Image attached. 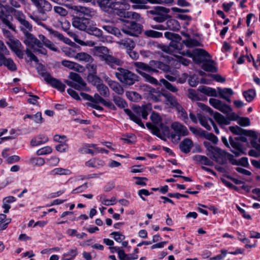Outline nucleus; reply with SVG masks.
Listing matches in <instances>:
<instances>
[{
  "mask_svg": "<svg viewBox=\"0 0 260 260\" xmlns=\"http://www.w3.org/2000/svg\"><path fill=\"white\" fill-rule=\"evenodd\" d=\"M219 96L226 100L228 102H231L230 97L234 94V92L231 88H221L218 87L217 88Z\"/></svg>",
  "mask_w": 260,
  "mask_h": 260,
  "instance_id": "nucleus-24",
  "label": "nucleus"
},
{
  "mask_svg": "<svg viewBox=\"0 0 260 260\" xmlns=\"http://www.w3.org/2000/svg\"><path fill=\"white\" fill-rule=\"evenodd\" d=\"M49 174L53 176L56 175H69L71 174V171L69 170L62 168H56L51 170Z\"/></svg>",
  "mask_w": 260,
  "mask_h": 260,
  "instance_id": "nucleus-35",
  "label": "nucleus"
},
{
  "mask_svg": "<svg viewBox=\"0 0 260 260\" xmlns=\"http://www.w3.org/2000/svg\"><path fill=\"white\" fill-rule=\"evenodd\" d=\"M150 110V106L148 105L134 107L133 111L128 109H124V112L129 116L131 120L143 128L145 126L140 119V116L144 119H147Z\"/></svg>",
  "mask_w": 260,
  "mask_h": 260,
  "instance_id": "nucleus-4",
  "label": "nucleus"
},
{
  "mask_svg": "<svg viewBox=\"0 0 260 260\" xmlns=\"http://www.w3.org/2000/svg\"><path fill=\"white\" fill-rule=\"evenodd\" d=\"M101 60L105 61L106 63L112 68H114L115 65L120 66L122 63V61L119 59L108 54L107 55L103 56V59Z\"/></svg>",
  "mask_w": 260,
  "mask_h": 260,
  "instance_id": "nucleus-22",
  "label": "nucleus"
},
{
  "mask_svg": "<svg viewBox=\"0 0 260 260\" xmlns=\"http://www.w3.org/2000/svg\"><path fill=\"white\" fill-rule=\"evenodd\" d=\"M229 142L230 144L234 149V150H232V151L236 156H238L240 154L244 153L242 145L238 142V140H236V138L234 139L232 137H230Z\"/></svg>",
  "mask_w": 260,
  "mask_h": 260,
  "instance_id": "nucleus-19",
  "label": "nucleus"
},
{
  "mask_svg": "<svg viewBox=\"0 0 260 260\" xmlns=\"http://www.w3.org/2000/svg\"><path fill=\"white\" fill-rule=\"evenodd\" d=\"M69 78L72 81L66 80L65 83L68 85L77 90H80L85 89L86 84L79 74L72 72L70 74Z\"/></svg>",
  "mask_w": 260,
  "mask_h": 260,
  "instance_id": "nucleus-8",
  "label": "nucleus"
},
{
  "mask_svg": "<svg viewBox=\"0 0 260 260\" xmlns=\"http://www.w3.org/2000/svg\"><path fill=\"white\" fill-rule=\"evenodd\" d=\"M52 151V148L49 146H46L39 149L37 151L38 155H45L51 153Z\"/></svg>",
  "mask_w": 260,
  "mask_h": 260,
  "instance_id": "nucleus-59",
  "label": "nucleus"
},
{
  "mask_svg": "<svg viewBox=\"0 0 260 260\" xmlns=\"http://www.w3.org/2000/svg\"><path fill=\"white\" fill-rule=\"evenodd\" d=\"M122 31L131 36H137L141 31V25L135 21H131L124 25L121 29Z\"/></svg>",
  "mask_w": 260,
  "mask_h": 260,
  "instance_id": "nucleus-12",
  "label": "nucleus"
},
{
  "mask_svg": "<svg viewBox=\"0 0 260 260\" xmlns=\"http://www.w3.org/2000/svg\"><path fill=\"white\" fill-rule=\"evenodd\" d=\"M38 38L40 39V42H42V46L44 45L46 47L54 52L58 51L57 47H56L52 42L48 40L44 35H39L38 36Z\"/></svg>",
  "mask_w": 260,
  "mask_h": 260,
  "instance_id": "nucleus-25",
  "label": "nucleus"
},
{
  "mask_svg": "<svg viewBox=\"0 0 260 260\" xmlns=\"http://www.w3.org/2000/svg\"><path fill=\"white\" fill-rule=\"evenodd\" d=\"M61 64L64 67H67L70 69L78 71H79L80 69H81L83 68L82 66L76 62L67 60H62L61 61Z\"/></svg>",
  "mask_w": 260,
  "mask_h": 260,
  "instance_id": "nucleus-34",
  "label": "nucleus"
},
{
  "mask_svg": "<svg viewBox=\"0 0 260 260\" xmlns=\"http://www.w3.org/2000/svg\"><path fill=\"white\" fill-rule=\"evenodd\" d=\"M100 8L104 12L112 14L116 10H128L130 5L125 1L95 0Z\"/></svg>",
  "mask_w": 260,
  "mask_h": 260,
  "instance_id": "nucleus-3",
  "label": "nucleus"
},
{
  "mask_svg": "<svg viewBox=\"0 0 260 260\" xmlns=\"http://www.w3.org/2000/svg\"><path fill=\"white\" fill-rule=\"evenodd\" d=\"M180 25L178 21L174 19H170L167 21V28L173 30H178Z\"/></svg>",
  "mask_w": 260,
  "mask_h": 260,
  "instance_id": "nucleus-38",
  "label": "nucleus"
},
{
  "mask_svg": "<svg viewBox=\"0 0 260 260\" xmlns=\"http://www.w3.org/2000/svg\"><path fill=\"white\" fill-rule=\"evenodd\" d=\"M160 83L169 90L172 92H177L178 91V88L174 86L168 81L165 79H161L160 80Z\"/></svg>",
  "mask_w": 260,
  "mask_h": 260,
  "instance_id": "nucleus-44",
  "label": "nucleus"
},
{
  "mask_svg": "<svg viewBox=\"0 0 260 260\" xmlns=\"http://www.w3.org/2000/svg\"><path fill=\"white\" fill-rule=\"evenodd\" d=\"M19 2H21L24 5L26 3L25 0H9V4L12 7L11 8V12L12 9H15V8L18 9L21 7V5Z\"/></svg>",
  "mask_w": 260,
  "mask_h": 260,
  "instance_id": "nucleus-56",
  "label": "nucleus"
},
{
  "mask_svg": "<svg viewBox=\"0 0 260 260\" xmlns=\"http://www.w3.org/2000/svg\"><path fill=\"white\" fill-rule=\"evenodd\" d=\"M65 54L71 58H76V55L77 53L72 48H68L64 50Z\"/></svg>",
  "mask_w": 260,
  "mask_h": 260,
  "instance_id": "nucleus-64",
  "label": "nucleus"
},
{
  "mask_svg": "<svg viewBox=\"0 0 260 260\" xmlns=\"http://www.w3.org/2000/svg\"><path fill=\"white\" fill-rule=\"evenodd\" d=\"M251 145L255 149H251L248 152V154L252 157H258L260 156V144L258 143L255 140H251Z\"/></svg>",
  "mask_w": 260,
  "mask_h": 260,
  "instance_id": "nucleus-26",
  "label": "nucleus"
},
{
  "mask_svg": "<svg viewBox=\"0 0 260 260\" xmlns=\"http://www.w3.org/2000/svg\"><path fill=\"white\" fill-rule=\"evenodd\" d=\"M113 101L115 104L120 108H124L127 106V104L124 100L119 96L113 95Z\"/></svg>",
  "mask_w": 260,
  "mask_h": 260,
  "instance_id": "nucleus-43",
  "label": "nucleus"
},
{
  "mask_svg": "<svg viewBox=\"0 0 260 260\" xmlns=\"http://www.w3.org/2000/svg\"><path fill=\"white\" fill-rule=\"evenodd\" d=\"M159 62V61L153 60L150 61L149 64L142 62H135L134 66L136 68V72L143 77L146 81L156 85L158 84L157 80L145 72L149 73H157Z\"/></svg>",
  "mask_w": 260,
  "mask_h": 260,
  "instance_id": "nucleus-1",
  "label": "nucleus"
},
{
  "mask_svg": "<svg viewBox=\"0 0 260 260\" xmlns=\"http://www.w3.org/2000/svg\"><path fill=\"white\" fill-rule=\"evenodd\" d=\"M203 135L206 139L211 141L214 144L217 143L218 142L217 137L212 133H209L205 132V133H204Z\"/></svg>",
  "mask_w": 260,
  "mask_h": 260,
  "instance_id": "nucleus-60",
  "label": "nucleus"
},
{
  "mask_svg": "<svg viewBox=\"0 0 260 260\" xmlns=\"http://www.w3.org/2000/svg\"><path fill=\"white\" fill-rule=\"evenodd\" d=\"M164 35L166 38L171 41L175 40H181V37L177 34L167 31L165 33Z\"/></svg>",
  "mask_w": 260,
  "mask_h": 260,
  "instance_id": "nucleus-58",
  "label": "nucleus"
},
{
  "mask_svg": "<svg viewBox=\"0 0 260 260\" xmlns=\"http://www.w3.org/2000/svg\"><path fill=\"white\" fill-rule=\"evenodd\" d=\"M184 55H186L189 57H192L194 61L197 63H201V61L198 58L199 56H203L207 58H210V55L205 50L202 49H196L193 51L191 53L189 51H186L185 53H183Z\"/></svg>",
  "mask_w": 260,
  "mask_h": 260,
  "instance_id": "nucleus-16",
  "label": "nucleus"
},
{
  "mask_svg": "<svg viewBox=\"0 0 260 260\" xmlns=\"http://www.w3.org/2000/svg\"><path fill=\"white\" fill-rule=\"evenodd\" d=\"M181 40L171 41L168 46L162 45L160 49L165 52L169 54H173L177 51L182 50L183 45L180 42Z\"/></svg>",
  "mask_w": 260,
  "mask_h": 260,
  "instance_id": "nucleus-15",
  "label": "nucleus"
},
{
  "mask_svg": "<svg viewBox=\"0 0 260 260\" xmlns=\"http://www.w3.org/2000/svg\"><path fill=\"white\" fill-rule=\"evenodd\" d=\"M214 63V61L213 60H209L208 62L207 61L203 63L202 68L205 71L216 72L217 69L213 65Z\"/></svg>",
  "mask_w": 260,
  "mask_h": 260,
  "instance_id": "nucleus-39",
  "label": "nucleus"
},
{
  "mask_svg": "<svg viewBox=\"0 0 260 260\" xmlns=\"http://www.w3.org/2000/svg\"><path fill=\"white\" fill-rule=\"evenodd\" d=\"M193 159L201 165L212 166L213 164L211 160L204 155H196L193 157Z\"/></svg>",
  "mask_w": 260,
  "mask_h": 260,
  "instance_id": "nucleus-32",
  "label": "nucleus"
},
{
  "mask_svg": "<svg viewBox=\"0 0 260 260\" xmlns=\"http://www.w3.org/2000/svg\"><path fill=\"white\" fill-rule=\"evenodd\" d=\"M126 95L128 99L135 102H138L141 98V95L135 91L127 92L126 93Z\"/></svg>",
  "mask_w": 260,
  "mask_h": 260,
  "instance_id": "nucleus-54",
  "label": "nucleus"
},
{
  "mask_svg": "<svg viewBox=\"0 0 260 260\" xmlns=\"http://www.w3.org/2000/svg\"><path fill=\"white\" fill-rule=\"evenodd\" d=\"M103 28L107 32L115 35L117 37H119L121 35L119 30L115 27L110 25H105L103 26Z\"/></svg>",
  "mask_w": 260,
  "mask_h": 260,
  "instance_id": "nucleus-48",
  "label": "nucleus"
},
{
  "mask_svg": "<svg viewBox=\"0 0 260 260\" xmlns=\"http://www.w3.org/2000/svg\"><path fill=\"white\" fill-rule=\"evenodd\" d=\"M218 110L225 114L230 113L232 111L230 106L222 103L221 104Z\"/></svg>",
  "mask_w": 260,
  "mask_h": 260,
  "instance_id": "nucleus-61",
  "label": "nucleus"
},
{
  "mask_svg": "<svg viewBox=\"0 0 260 260\" xmlns=\"http://www.w3.org/2000/svg\"><path fill=\"white\" fill-rule=\"evenodd\" d=\"M108 84L110 88L117 94L121 95L124 93V89L117 82L109 80Z\"/></svg>",
  "mask_w": 260,
  "mask_h": 260,
  "instance_id": "nucleus-30",
  "label": "nucleus"
},
{
  "mask_svg": "<svg viewBox=\"0 0 260 260\" xmlns=\"http://www.w3.org/2000/svg\"><path fill=\"white\" fill-rule=\"evenodd\" d=\"M29 163L33 166H41L44 164L45 160L42 157H32L29 159Z\"/></svg>",
  "mask_w": 260,
  "mask_h": 260,
  "instance_id": "nucleus-57",
  "label": "nucleus"
},
{
  "mask_svg": "<svg viewBox=\"0 0 260 260\" xmlns=\"http://www.w3.org/2000/svg\"><path fill=\"white\" fill-rule=\"evenodd\" d=\"M4 61H5L3 65L7 67L9 70L12 72L16 71L17 70V68L16 64L12 59L10 58H6Z\"/></svg>",
  "mask_w": 260,
  "mask_h": 260,
  "instance_id": "nucleus-42",
  "label": "nucleus"
},
{
  "mask_svg": "<svg viewBox=\"0 0 260 260\" xmlns=\"http://www.w3.org/2000/svg\"><path fill=\"white\" fill-rule=\"evenodd\" d=\"M69 34L74 39V41L81 45H89L90 46H93L95 45V43L92 41H89L87 43H85L81 40L78 38V36L74 34V32H69Z\"/></svg>",
  "mask_w": 260,
  "mask_h": 260,
  "instance_id": "nucleus-46",
  "label": "nucleus"
},
{
  "mask_svg": "<svg viewBox=\"0 0 260 260\" xmlns=\"http://www.w3.org/2000/svg\"><path fill=\"white\" fill-rule=\"evenodd\" d=\"M26 118L33 119L34 121L37 123H41L43 121L41 112H37L35 115L26 114L24 116V119H25Z\"/></svg>",
  "mask_w": 260,
  "mask_h": 260,
  "instance_id": "nucleus-45",
  "label": "nucleus"
},
{
  "mask_svg": "<svg viewBox=\"0 0 260 260\" xmlns=\"http://www.w3.org/2000/svg\"><path fill=\"white\" fill-rule=\"evenodd\" d=\"M37 9L38 15L33 13L29 17L40 25L44 26L42 21L47 20V13L52 9L51 4L46 0H30Z\"/></svg>",
  "mask_w": 260,
  "mask_h": 260,
  "instance_id": "nucleus-2",
  "label": "nucleus"
},
{
  "mask_svg": "<svg viewBox=\"0 0 260 260\" xmlns=\"http://www.w3.org/2000/svg\"><path fill=\"white\" fill-rule=\"evenodd\" d=\"M162 95L166 99V104L167 105H170L171 107L175 108L176 109L180 105L178 102L176 98L171 93L169 92H164Z\"/></svg>",
  "mask_w": 260,
  "mask_h": 260,
  "instance_id": "nucleus-23",
  "label": "nucleus"
},
{
  "mask_svg": "<svg viewBox=\"0 0 260 260\" xmlns=\"http://www.w3.org/2000/svg\"><path fill=\"white\" fill-rule=\"evenodd\" d=\"M183 43L189 48L201 46V44L196 39H191L189 38L186 40H184L183 41Z\"/></svg>",
  "mask_w": 260,
  "mask_h": 260,
  "instance_id": "nucleus-53",
  "label": "nucleus"
},
{
  "mask_svg": "<svg viewBox=\"0 0 260 260\" xmlns=\"http://www.w3.org/2000/svg\"><path fill=\"white\" fill-rule=\"evenodd\" d=\"M239 125L243 126H249L250 124V121L248 117H239L238 120Z\"/></svg>",
  "mask_w": 260,
  "mask_h": 260,
  "instance_id": "nucleus-62",
  "label": "nucleus"
},
{
  "mask_svg": "<svg viewBox=\"0 0 260 260\" xmlns=\"http://www.w3.org/2000/svg\"><path fill=\"white\" fill-rule=\"evenodd\" d=\"M12 13L13 14L14 18L19 22L20 29L23 32L25 37L29 35L30 34V32L32 30V26L28 21L26 19V17L24 13L21 11L15 9H12Z\"/></svg>",
  "mask_w": 260,
  "mask_h": 260,
  "instance_id": "nucleus-5",
  "label": "nucleus"
},
{
  "mask_svg": "<svg viewBox=\"0 0 260 260\" xmlns=\"http://www.w3.org/2000/svg\"><path fill=\"white\" fill-rule=\"evenodd\" d=\"M204 144L207 147L209 151L212 154V158L216 161L219 162L218 159L220 157L225 158L226 153L224 150L217 147H214L211 145L208 146L206 145V142L204 143Z\"/></svg>",
  "mask_w": 260,
  "mask_h": 260,
  "instance_id": "nucleus-17",
  "label": "nucleus"
},
{
  "mask_svg": "<svg viewBox=\"0 0 260 260\" xmlns=\"http://www.w3.org/2000/svg\"><path fill=\"white\" fill-rule=\"evenodd\" d=\"M92 22L89 18L77 16L73 18L72 25L78 29L87 32Z\"/></svg>",
  "mask_w": 260,
  "mask_h": 260,
  "instance_id": "nucleus-10",
  "label": "nucleus"
},
{
  "mask_svg": "<svg viewBox=\"0 0 260 260\" xmlns=\"http://www.w3.org/2000/svg\"><path fill=\"white\" fill-rule=\"evenodd\" d=\"M100 201L102 204L106 206H110L116 203V199L115 197H112L110 200H108L106 199L105 196L103 194L100 197Z\"/></svg>",
  "mask_w": 260,
  "mask_h": 260,
  "instance_id": "nucleus-50",
  "label": "nucleus"
},
{
  "mask_svg": "<svg viewBox=\"0 0 260 260\" xmlns=\"http://www.w3.org/2000/svg\"><path fill=\"white\" fill-rule=\"evenodd\" d=\"M87 32L90 35L95 36L100 41L103 43L105 42V38L103 35L102 31L95 27L94 21L92 22Z\"/></svg>",
  "mask_w": 260,
  "mask_h": 260,
  "instance_id": "nucleus-20",
  "label": "nucleus"
},
{
  "mask_svg": "<svg viewBox=\"0 0 260 260\" xmlns=\"http://www.w3.org/2000/svg\"><path fill=\"white\" fill-rule=\"evenodd\" d=\"M25 39L24 41V43L27 46L35 49V47H38V48H42V43L40 42L39 39H37L35 37L31 34L25 37Z\"/></svg>",
  "mask_w": 260,
  "mask_h": 260,
  "instance_id": "nucleus-18",
  "label": "nucleus"
},
{
  "mask_svg": "<svg viewBox=\"0 0 260 260\" xmlns=\"http://www.w3.org/2000/svg\"><path fill=\"white\" fill-rule=\"evenodd\" d=\"M213 117L215 121L222 127L224 125L230 124V120L228 118L218 112H215L213 114Z\"/></svg>",
  "mask_w": 260,
  "mask_h": 260,
  "instance_id": "nucleus-27",
  "label": "nucleus"
},
{
  "mask_svg": "<svg viewBox=\"0 0 260 260\" xmlns=\"http://www.w3.org/2000/svg\"><path fill=\"white\" fill-rule=\"evenodd\" d=\"M96 86L98 91L101 95L104 97H108L109 95V90L106 85L101 82Z\"/></svg>",
  "mask_w": 260,
  "mask_h": 260,
  "instance_id": "nucleus-40",
  "label": "nucleus"
},
{
  "mask_svg": "<svg viewBox=\"0 0 260 260\" xmlns=\"http://www.w3.org/2000/svg\"><path fill=\"white\" fill-rule=\"evenodd\" d=\"M115 74L119 81L127 85H133L137 80V76L136 74L121 68H118Z\"/></svg>",
  "mask_w": 260,
  "mask_h": 260,
  "instance_id": "nucleus-6",
  "label": "nucleus"
},
{
  "mask_svg": "<svg viewBox=\"0 0 260 260\" xmlns=\"http://www.w3.org/2000/svg\"><path fill=\"white\" fill-rule=\"evenodd\" d=\"M10 46L18 57L23 58L24 55L23 47L18 40L12 41Z\"/></svg>",
  "mask_w": 260,
  "mask_h": 260,
  "instance_id": "nucleus-21",
  "label": "nucleus"
},
{
  "mask_svg": "<svg viewBox=\"0 0 260 260\" xmlns=\"http://www.w3.org/2000/svg\"><path fill=\"white\" fill-rule=\"evenodd\" d=\"M243 95L246 101L250 102L254 99L255 96V92L254 90L249 89L247 91H244L243 92Z\"/></svg>",
  "mask_w": 260,
  "mask_h": 260,
  "instance_id": "nucleus-49",
  "label": "nucleus"
},
{
  "mask_svg": "<svg viewBox=\"0 0 260 260\" xmlns=\"http://www.w3.org/2000/svg\"><path fill=\"white\" fill-rule=\"evenodd\" d=\"M87 80L93 85L96 86L101 82V79L96 76V74H88Z\"/></svg>",
  "mask_w": 260,
  "mask_h": 260,
  "instance_id": "nucleus-51",
  "label": "nucleus"
},
{
  "mask_svg": "<svg viewBox=\"0 0 260 260\" xmlns=\"http://www.w3.org/2000/svg\"><path fill=\"white\" fill-rule=\"evenodd\" d=\"M91 148L94 149H98V147L95 144H85L81 146V147L79 149V151L82 154H91L93 155L95 153V152L91 149Z\"/></svg>",
  "mask_w": 260,
  "mask_h": 260,
  "instance_id": "nucleus-28",
  "label": "nucleus"
},
{
  "mask_svg": "<svg viewBox=\"0 0 260 260\" xmlns=\"http://www.w3.org/2000/svg\"><path fill=\"white\" fill-rule=\"evenodd\" d=\"M105 165V162L103 160L96 158L89 159L85 162V166L87 167L100 168Z\"/></svg>",
  "mask_w": 260,
  "mask_h": 260,
  "instance_id": "nucleus-29",
  "label": "nucleus"
},
{
  "mask_svg": "<svg viewBox=\"0 0 260 260\" xmlns=\"http://www.w3.org/2000/svg\"><path fill=\"white\" fill-rule=\"evenodd\" d=\"M146 125L147 128L151 130V133L153 135L156 136L161 139L164 140L165 136L169 135L170 129L167 125L160 124V128H159L157 126L149 122L146 123Z\"/></svg>",
  "mask_w": 260,
  "mask_h": 260,
  "instance_id": "nucleus-9",
  "label": "nucleus"
},
{
  "mask_svg": "<svg viewBox=\"0 0 260 260\" xmlns=\"http://www.w3.org/2000/svg\"><path fill=\"white\" fill-rule=\"evenodd\" d=\"M176 109L178 112L181 119L185 123H187L188 121V118L187 113H186V111L183 108V107L181 105H180Z\"/></svg>",
  "mask_w": 260,
  "mask_h": 260,
  "instance_id": "nucleus-47",
  "label": "nucleus"
},
{
  "mask_svg": "<svg viewBox=\"0 0 260 260\" xmlns=\"http://www.w3.org/2000/svg\"><path fill=\"white\" fill-rule=\"evenodd\" d=\"M144 34L148 37L154 38H158L162 37V34L160 32L153 30H147L144 32Z\"/></svg>",
  "mask_w": 260,
  "mask_h": 260,
  "instance_id": "nucleus-52",
  "label": "nucleus"
},
{
  "mask_svg": "<svg viewBox=\"0 0 260 260\" xmlns=\"http://www.w3.org/2000/svg\"><path fill=\"white\" fill-rule=\"evenodd\" d=\"M38 72L39 75L44 78V80L51 86L61 92L64 91L66 85L59 80L51 77L43 67L38 69Z\"/></svg>",
  "mask_w": 260,
  "mask_h": 260,
  "instance_id": "nucleus-7",
  "label": "nucleus"
},
{
  "mask_svg": "<svg viewBox=\"0 0 260 260\" xmlns=\"http://www.w3.org/2000/svg\"><path fill=\"white\" fill-rule=\"evenodd\" d=\"M8 6L0 4V19L3 23L9 29L15 30V26L13 25L9 19L10 16L8 12Z\"/></svg>",
  "mask_w": 260,
  "mask_h": 260,
  "instance_id": "nucleus-13",
  "label": "nucleus"
},
{
  "mask_svg": "<svg viewBox=\"0 0 260 260\" xmlns=\"http://www.w3.org/2000/svg\"><path fill=\"white\" fill-rule=\"evenodd\" d=\"M94 49L101 60L103 59V56L107 55L109 52V50L105 46H95Z\"/></svg>",
  "mask_w": 260,
  "mask_h": 260,
  "instance_id": "nucleus-41",
  "label": "nucleus"
},
{
  "mask_svg": "<svg viewBox=\"0 0 260 260\" xmlns=\"http://www.w3.org/2000/svg\"><path fill=\"white\" fill-rule=\"evenodd\" d=\"M72 9L75 13L79 17L92 18L96 15V11L92 8L80 6H74Z\"/></svg>",
  "mask_w": 260,
  "mask_h": 260,
  "instance_id": "nucleus-11",
  "label": "nucleus"
},
{
  "mask_svg": "<svg viewBox=\"0 0 260 260\" xmlns=\"http://www.w3.org/2000/svg\"><path fill=\"white\" fill-rule=\"evenodd\" d=\"M118 43L120 45H122L127 49V51L133 49L135 46V42L130 39L121 40Z\"/></svg>",
  "mask_w": 260,
  "mask_h": 260,
  "instance_id": "nucleus-37",
  "label": "nucleus"
},
{
  "mask_svg": "<svg viewBox=\"0 0 260 260\" xmlns=\"http://www.w3.org/2000/svg\"><path fill=\"white\" fill-rule=\"evenodd\" d=\"M192 147V142L191 140L187 138L182 141L179 145L180 149L185 153H187L190 152Z\"/></svg>",
  "mask_w": 260,
  "mask_h": 260,
  "instance_id": "nucleus-31",
  "label": "nucleus"
},
{
  "mask_svg": "<svg viewBox=\"0 0 260 260\" xmlns=\"http://www.w3.org/2000/svg\"><path fill=\"white\" fill-rule=\"evenodd\" d=\"M111 235L114 236V240L117 242H121L125 238V236L120 232H114Z\"/></svg>",
  "mask_w": 260,
  "mask_h": 260,
  "instance_id": "nucleus-63",
  "label": "nucleus"
},
{
  "mask_svg": "<svg viewBox=\"0 0 260 260\" xmlns=\"http://www.w3.org/2000/svg\"><path fill=\"white\" fill-rule=\"evenodd\" d=\"M198 118L199 119V121L200 123V124L204 126L205 128H206L207 130H210L211 129V126L208 124L207 118L201 115H198Z\"/></svg>",
  "mask_w": 260,
  "mask_h": 260,
  "instance_id": "nucleus-55",
  "label": "nucleus"
},
{
  "mask_svg": "<svg viewBox=\"0 0 260 260\" xmlns=\"http://www.w3.org/2000/svg\"><path fill=\"white\" fill-rule=\"evenodd\" d=\"M76 59L84 62H91L93 60L92 57L85 52L77 53Z\"/></svg>",
  "mask_w": 260,
  "mask_h": 260,
  "instance_id": "nucleus-36",
  "label": "nucleus"
},
{
  "mask_svg": "<svg viewBox=\"0 0 260 260\" xmlns=\"http://www.w3.org/2000/svg\"><path fill=\"white\" fill-rule=\"evenodd\" d=\"M199 90L203 93L210 96L216 97L218 96V93L216 89L207 86H201Z\"/></svg>",
  "mask_w": 260,
  "mask_h": 260,
  "instance_id": "nucleus-33",
  "label": "nucleus"
},
{
  "mask_svg": "<svg viewBox=\"0 0 260 260\" xmlns=\"http://www.w3.org/2000/svg\"><path fill=\"white\" fill-rule=\"evenodd\" d=\"M171 128L176 133L175 134L171 135L172 139H175L176 137L177 136V140H180V137L187 136L188 134L187 128L178 122H173L171 124Z\"/></svg>",
  "mask_w": 260,
  "mask_h": 260,
  "instance_id": "nucleus-14",
  "label": "nucleus"
}]
</instances>
